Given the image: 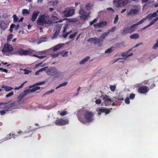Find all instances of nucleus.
<instances>
[{"label": "nucleus", "mask_w": 158, "mask_h": 158, "mask_svg": "<svg viewBox=\"0 0 158 158\" xmlns=\"http://www.w3.org/2000/svg\"><path fill=\"white\" fill-rule=\"evenodd\" d=\"M48 15H42L40 16L37 20V23L39 25H43L45 23H50V20Z\"/></svg>", "instance_id": "1"}, {"label": "nucleus", "mask_w": 158, "mask_h": 158, "mask_svg": "<svg viewBox=\"0 0 158 158\" xmlns=\"http://www.w3.org/2000/svg\"><path fill=\"white\" fill-rule=\"evenodd\" d=\"M18 52L21 56L29 55L32 56L34 52V51L30 48L28 50H25L22 48H19Z\"/></svg>", "instance_id": "2"}, {"label": "nucleus", "mask_w": 158, "mask_h": 158, "mask_svg": "<svg viewBox=\"0 0 158 158\" xmlns=\"http://www.w3.org/2000/svg\"><path fill=\"white\" fill-rule=\"evenodd\" d=\"M46 73L48 75L54 76L55 77H58L59 73L56 68L54 67H50L47 70Z\"/></svg>", "instance_id": "3"}, {"label": "nucleus", "mask_w": 158, "mask_h": 158, "mask_svg": "<svg viewBox=\"0 0 158 158\" xmlns=\"http://www.w3.org/2000/svg\"><path fill=\"white\" fill-rule=\"evenodd\" d=\"M85 119L88 122H91L93 120L94 114L92 112L86 111L84 114Z\"/></svg>", "instance_id": "4"}, {"label": "nucleus", "mask_w": 158, "mask_h": 158, "mask_svg": "<svg viewBox=\"0 0 158 158\" xmlns=\"http://www.w3.org/2000/svg\"><path fill=\"white\" fill-rule=\"evenodd\" d=\"M79 14L81 15L80 18L82 20H87V19L89 17V13H87L82 8H80Z\"/></svg>", "instance_id": "5"}, {"label": "nucleus", "mask_w": 158, "mask_h": 158, "mask_svg": "<svg viewBox=\"0 0 158 158\" xmlns=\"http://www.w3.org/2000/svg\"><path fill=\"white\" fill-rule=\"evenodd\" d=\"M136 29V27L134 24L131 27H125L123 29L122 34L123 35H126L128 33H131L133 32Z\"/></svg>", "instance_id": "6"}, {"label": "nucleus", "mask_w": 158, "mask_h": 158, "mask_svg": "<svg viewBox=\"0 0 158 158\" xmlns=\"http://www.w3.org/2000/svg\"><path fill=\"white\" fill-rule=\"evenodd\" d=\"M87 41L89 42H92L94 44H98V46L100 47L103 42L102 40H101L97 37L91 38L88 40Z\"/></svg>", "instance_id": "7"}, {"label": "nucleus", "mask_w": 158, "mask_h": 158, "mask_svg": "<svg viewBox=\"0 0 158 158\" xmlns=\"http://www.w3.org/2000/svg\"><path fill=\"white\" fill-rule=\"evenodd\" d=\"M54 123L57 126H61L69 124V121L63 119H59L55 121Z\"/></svg>", "instance_id": "8"}, {"label": "nucleus", "mask_w": 158, "mask_h": 158, "mask_svg": "<svg viewBox=\"0 0 158 158\" xmlns=\"http://www.w3.org/2000/svg\"><path fill=\"white\" fill-rule=\"evenodd\" d=\"M132 50V48H131L130 49H129L128 50H127L125 52H122L121 53V55L123 57H125V58H118V59H116L115 60L114 62H116L117 60L119 59H126L129 56H131L133 55V53H131L129 54H128L129 52L130 51H131Z\"/></svg>", "instance_id": "9"}, {"label": "nucleus", "mask_w": 158, "mask_h": 158, "mask_svg": "<svg viewBox=\"0 0 158 158\" xmlns=\"http://www.w3.org/2000/svg\"><path fill=\"white\" fill-rule=\"evenodd\" d=\"M12 51H13L12 47L8 44H6L3 47L2 51L4 53H10Z\"/></svg>", "instance_id": "10"}, {"label": "nucleus", "mask_w": 158, "mask_h": 158, "mask_svg": "<svg viewBox=\"0 0 158 158\" xmlns=\"http://www.w3.org/2000/svg\"><path fill=\"white\" fill-rule=\"evenodd\" d=\"M63 12L65 17H69L72 16L75 13V10L73 9L67 8Z\"/></svg>", "instance_id": "11"}, {"label": "nucleus", "mask_w": 158, "mask_h": 158, "mask_svg": "<svg viewBox=\"0 0 158 158\" xmlns=\"http://www.w3.org/2000/svg\"><path fill=\"white\" fill-rule=\"evenodd\" d=\"M149 90V87L146 85H143L139 88L138 92L140 94H144L148 93Z\"/></svg>", "instance_id": "12"}, {"label": "nucleus", "mask_w": 158, "mask_h": 158, "mask_svg": "<svg viewBox=\"0 0 158 158\" xmlns=\"http://www.w3.org/2000/svg\"><path fill=\"white\" fill-rule=\"evenodd\" d=\"M103 100L106 106H109L111 105L112 102H113L112 100L110 97L106 95H104L103 97Z\"/></svg>", "instance_id": "13"}, {"label": "nucleus", "mask_w": 158, "mask_h": 158, "mask_svg": "<svg viewBox=\"0 0 158 158\" xmlns=\"http://www.w3.org/2000/svg\"><path fill=\"white\" fill-rule=\"evenodd\" d=\"M134 7V9H130L129 11L127 14V15H135L139 13V11L138 7L135 6Z\"/></svg>", "instance_id": "14"}, {"label": "nucleus", "mask_w": 158, "mask_h": 158, "mask_svg": "<svg viewBox=\"0 0 158 158\" xmlns=\"http://www.w3.org/2000/svg\"><path fill=\"white\" fill-rule=\"evenodd\" d=\"M119 6H125L128 2V0H115Z\"/></svg>", "instance_id": "15"}, {"label": "nucleus", "mask_w": 158, "mask_h": 158, "mask_svg": "<svg viewBox=\"0 0 158 158\" xmlns=\"http://www.w3.org/2000/svg\"><path fill=\"white\" fill-rule=\"evenodd\" d=\"M40 13L39 11L37 10H36L33 12L31 19L32 21L34 22L35 21Z\"/></svg>", "instance_id": "16"}, {"label": "nucleus", "mask_w": 158, "mask_h": 158, "mask_svg": "<svg viewBox=\"0 0 158 158\" xmlns=\"http://www.w3.org/2000/svg\"><path fill=\"white\" fill-rule=\"evenodd\" d=\"M112 108H110V109H106L102 108H99L98 109V111L99 112H102V113H105L106 114H108L110 113V110H112Z\"/></svg>", "instance_id": "17"}, {"label": "nucleus", "mask_w": 158, "mask_h": 158, "mask_svg": "<svg viewBox=\"0 0 158 158\" xmlns=\"http://www.w3.org/2000/svg\"><path fill=\"white\" fill-rule=\"evenodd\" d=\"M14 106V103L13 102L10 103L7 105L5 106L4 108V109H6V111H8L9 110H10V109H12L13 106Z\"/></svg>", "instance_id": "18"}, {"label": "nucleus", "mask_w": 158, "mask_h": 158, "mask_svg": "<svg viewBox=\"0 0 158 158\" xmlns=\"http://www.w3.org/2000/svg\"><path fill=\"white\" fill-rule=\"evenodd\" d=\"M158 20V17H157L156 18L152 20L149 24H148L146 26L144 27L143 28V29H145L149 27L152 25L154 24V23H155V22H156Z\"/></svg>", "instance_id": "19"}, {"label": "nucleus", "mask_w": 158, "mask_h": 158, "mask_svg": "<svg viewBox=\"0 0 158 158\" xmlns=\"http://www.w3.org/2000/svg\"><path fill=\"white\" fill-rule=\"evenodd\" d=\"M24 97V96L22 94H21L18 97V102L19 104H21L23 103V99Z\"/></svg>", "instance_id": "20"}, {"label": "nucleus", "mask_w": 158, "mask_h": 158, "mask_svg": "<svg viewBox=\"0 0 158 158\" xmlns=\"http://www.w3.org/2000/svg\"><path fill=\"white\" fill-rule=\"evenodd\" d=\"M77 118L78 120L82 123H86V121L85 120V118H84L83 115H77Z\"/></svg>", "instance_id": "21"}, {"label": "nucleus", "mask_w": 158, "mask_h": 158, "mask_svg": "<svg viewBox=\"0 0 158 158\" xmlns=\"http://www.w3.org/2000/svg\"><path fill=\"white\" fill-rule=\"evenodd\" d=\"M1 88L4 89L6 91L9 92L12 90L13 88L9 86H5L3 85L1 86Z\"/></svg>", "instance_id": "22"}, {"label": "nucleus", "mask_w": 158, "mask_h": 158, "mask_svg": "<svg viewBox=\"0 0 158 158\" xmlns=\"http://www.w3.org/2000/svg\"><path fill=\"white\" fill-rule=\"evenodd\" d=\"M7 25L4 22H1L0 23V28L5 30L7 27Z\"/></svg>", "instance_id": "23"}, {"label": "nucleus", "mask_w": 158, "mask_h": 158, "mask_svg": "<svg viewBox=\"0 0 158 158\" xmlns=\"http://www.w3.org/2000/svg\"><path fill=\"white\" fill-rule=\"evenodd\" d=\"M90 58V57L89 56H87L86 58H84L83 59L81 60L79 62V64H83L85 62L87 61L88 60H89Z\"/></svg>", "instance_id": "24"}, {"label": "nucleus", "mask_w": 158, "mask_h": 158, "mask_svg": "<svg viewBox=\"0 0 158 158\" xmlns=\"http://www.w3.org/2000/svg\"><path fill=\"white\" fill-rule=\"evenodd\" d=\"M31 92H32L31 89H29L24 90L21 94L25 97L27 94Z\"/></svg>", "instance_id": "25"}, {"label": "nucleus", "mask_w": 158, "mask_h": 158, "mask_svg": "<svg viewBox=\"0 0 158 158\" xmlns=\"http://www.w3.org/2000/svg\"><path fill=\"white\" fill-rule=\"evenodd\" d=\"M139 37L138 34H134L131 35L130 37L131 39H135L139 38Z\"/></svg>", "instance_id": "26"}, {"label": "nucleus", "mask_w": 158, "mask_h": 158, "mask_svg": "<svg viewBox=\"0 0 158 158\" xmlns=\"http://www.w3.org/2000/svg\"><path fill=\"white\" fill-rule=\"evenodd\" d=\"M108 32H109L107 31L106 32L102 34L100 36V38L102 39H104L109 34Z\"/></svg>", "instance_id": "27"}, {"label": "nucleus", "mask_w": 158, "mask_h": 158, "mask_svg": "<svg viewBox=\"0 0 158 158\" xmlns=\"http://www.w3.org/2000/svg\"><path fill=\"white\" fill-rule=\"evenodd\" d=\"M22 13L24 15H27L29 14L30 12L29 10H28L27 9H24L22 10Z\"/></svg>", "instance_id": "28"}, {"label": "nucleus", "mask_w": 158, "mask_h": 158, "mask_svg": "<svg viewBox=\"0 0 158 158\" xmlns=\"http://www.w3.org/2000/svg\"><path fill=\"white\" fill-rule=\"evenodd\" d=\"M15 135L14 134H9V135L8 136V137L7 138L6 137L4 138V140L3 141L7 140L8 139H10L11 138H14V136Z\"/></svg>", "instance_id": "29"}, {"label": "nucleus", "mask_w": 158, "mask_h": 158, "mask_svg": "<svg viewBox=\"0 0 158 158\" xmlns=\"http://www.w3.org/2000/svg\"><path fill=\"white\" fill-rule=\"evenodd\" d=\"M62 47V45L60 44H58V45L54 46L53 48V50L54 51H56Z\"/></svg>", "instance_id": "30"}, {"label": "nucleus", "mask_w": 158, "mask_h": 158, "mask_svg": "<svg viewBox=\"0 0 158 158\" xmlns=\"http://www.w3.org/2000/svg\"><path fill=\"white\" fill-rule=\"evenodd\" d=\"M68 83V82H63V83L59 85L58 86H57L56 88V89H57L60 87H61L63 86H64L66 85H67Z\"/></svg>", "instance_id": "31"}, {"label": "nucleus", "mask_w": 158, "mask_h": 158, "mask_svg": "<svg viewBox=\"0 0 158 158\" xmlns=\"http://www.w3.org/2000/svg\"><path fill=\"white\" fill-rule=\"evenodd\" d=\"M92 7V5L90 3H87L86 4L85 8L87 10H90Z\"/></svg>", "instance_id": "32"}, {"label": "nucleus", "mask_w": 158, "mask_h": 158, "mask_svg": "<svg viewBox=\"0 0 158 158\" xmlns=\"http://www.w3.org/2000/svg\"><path fill=\"white\" fill-rule=\"evenodd\" d=\"M13 21L15 22H18L19 19L16 15H14L13 16Z\"/></svg>", "instance_id": "33"}, {"label": "nucleus", "mask_w": 158, "mask_h": 158, "mask_svg": "<svg viewBox=\"0 0 158 158\" xmlns=\"http://www.w3.org/2000/svg\"><path fill=\"white\" fill-rule=\"evenodd\" d=\"M40 87L39 86H34L33 87L32 89H31L32 92L35 91L39 90L40 89Z\"/></svg>", "instance_id": "34"}, {"label": "nucleus", "mask_w": 158, "mask_h": 158, "mask_svg": "<svg viewBox=\"0 0 158 158\" xmlns=\"http://www.w3.org/2000/svg\"><path fill=\"white\" fill-rule=\"evenodd\" d=\"M145 18H143L141 20H140L137 23H136L134 24V25H135V27L136 26L141 24L142 23H143L145 20Z\"/></svg>", "instance_id": "35"}, {"label": "nucleus", "mask_w": 158, "mask_h": 158, "mask_svg": "<svg viewBox=\"0 0 158 158\" xmlns=\"http://www.w3.org/2000/svg\"><path fill=\"white\" fill-rule=\"evenodd\" d=\"M54 90L53 89H51L50 90L44 93L43 95L44 96L47 94H52L54 92Z\"/></svg>", "instance_id": "36"}, {"label": "nucleus", "mask_w": 158, "mask_h": 158, "mask_svg": "<svg viewBox=\"0 0 158 158\" xmlns=\"http://www.w3.org/2000/svg\"><path fill=\"white\" fill-rule=\"evenodd\" d=\"M100 23L101 26V27L106 26L107 24V22L105 21H102L100 22Z\"/></svg>", "instance_id": "37"}, {"label": "nucleus", "mask_w": 158, "mask_h": 158, "mask_svg": "<svg viewBox=\"0 0 158 158\" xmlns=\"http://www.w3.org/2000/svg\"><path fill=\"white\" fill-rule=\"evenodd\" d=\"M152 15L151 14L148 15L145 18V20L148 19L149 20H150L152 19Z\"/></svg>", "instance_id": "38"}, {"label": "nucleus", "mask_w": 158, "mask_h": 158, "mask_svg": "<svg viewBox=\"0 0 158 158\" xmlns=\"http://www.w3.org/2000/svg\"><path fill=\"white\" fill-rule=\"evenodd\" d=\"M110 90L114 92V91L115 90L116 86V85H111L110 86Z\"/></svg>", "instance_id": "39"}, {"label": "nucleus", "mask_w": 158, "mask_h": 158, "mask_svg": "<svg viewBox=\"0 0 158 158\" xmlns=\"http://www.w3.org/2000/svg\"><path fill=\"white\" fill-rule=\"evenodd\" d=\"M116 29V27H112L110 29L108 30L107 31V32H109V34L110 33V32H114Z\"/></svg>", "instance_id": "40"}, {"label": "nucleus", "mask_w": 158, "mask_h": 158, "mask_svg": "<svg viewBox=\"0 0 158 158\" xmlns=\"http://www.w3.org/2000/svg\"><path fill=\"white\" fill-rule=\"evenodd\" d=\"M94 26L95 28H100L101 27V26L100 24V23H96L94 25Z\"/></svg>", "instance_id": "41"}, {"label": "nucleus", "mask_w": 158, "mask_h": 158, "mask_svg": "<svg viewBox=\"0 0 158 158\" xmlns=\"http://www.w3.org/2000/svg\"><path fill=\"white\" fill-rule=\"evenodd\" d=\"M13 35L10 34L9 35L7 36V40L8 42H9L11 40V39L13 38Z\"/></svg>", "instance_id": "42"}, {"label": "nucleus", "mask_w": 158, "mask_h": 158, "mask_svg": "<svg viewBox=\"0 0 158 158\" xmlns=\"http://www.w3.org/2000/svg\"><path fill=\"white\" fill-rule=\"evenodd\" d=\"M72 32V31H69L68 32H67V33L65 32L64 33H63V36L64 38H66L68 35L70 33H71Z\"/></svg>", "instance_id": "43"}, {"label": "nucleus", "mask_w": 158, "mask_h": 158, "mask_svg": "<svg viewBox=\"0 0 158 158\" xmlns=\"http://www.w3.org/2000/svg\"><path fill=\"white\" fill-rule=\"evenodd\" d=\"M14 94V92L11 91L6 95V97L7 98L10 97Z\"/></svg>", "instance_id": "44"}, {"label": "nucleus", "mask_w": 158, "mask_h": 158, "mask_svg": "<svg viewBox=\"0 0 158 158\" xmlns=\"http://www.w3.org/2000/svg\"><path fill=\"white\" fill-rule=\"evenodd\" d=\"M77 33V32H76L73 33V34H70L69 37V38L70 39L74 38L76 36Z\"/></svg>", "instance_id": "45"}, {"label": "nucleus", "mask_w": 158, "mask_h": 158, "mask_svg": "<svg viewBox=\"0 0 158 158\" xmlns=\"http://www.w3.org/2000/svg\"><path fill=\"white\" fill-rule=\"evenodd\" d=\"M59 34V31H56L53 34V38H56Z\"/></svg>", "instance_id": "46"}, {"label": "nucleus", "mask_w": 158, "mask_h": 158, "mask_svg": "<svg viewBox=\"0 0 158 158\" xmlns=\"http://www.w3.org/2000/svg\"><path fill=\"white\" fill-rule=\"evenodd\" d=\"M69 26V25L67 24H66L64 25V26L63 27V33L65 32L66 31V29Z\"/></svg>", "instance_id": "47"}, {"label": "nucleus", "mask_w": 158, "mask_h": 158, "mask_svg": "<svg viewBox=\"0 0 158 158\" xmlns=\"http://www.w3.org/2000/svg\"><path fill=\"white\" fill-rule=\"evenodd\" d=\"M118 15H117L114 19V23L115 24H116L117 23V22L118 21Z\"/></svg>", "instance_id": "48"}, {"label": "nucleus", "mask_w": 158, "mask_h": 158, "mask_svg": "<svg viewBox=\"0 0 158 158\" xmlns=\"http://www.w3.org/2000/svg\"><path fill=\"white\" fill-rule=\"evenodd\" d=\"M98 21V19L97 18L95 19L94 20L90 22V25H91L94 23L97 22Z\"/></svg>", "instance_id": "49"}, {"label": "nucleus", "mask_w": 158, "mask_h": 158, "mask_svg": "<svg viewBox=\"0 0 158 158\" xmlns=\"http://www.w3.org/2000/svg\"><path fill=\"white\" fill-rule=\"evenodd\" d=\"M68 52H64V51L60 53L63 56H66L67 55Z\"/></svg>", "instance_id": "50"}, {"label": "nucleus", "mask_w": 158, "mask_h": 158, "mask_svg": "<svg viewBox=\"0 0 158 158\" xmlns=\"http://www.w3.org/2000/svg\"><path fill=\"white\" fill-rule=\"evenodd\" d=\"M157 48H158V40L156 41V43L153 47V48L155 49H156Z\"/></svg>", "instance_id": "51"}, {"label": "nucleus", "mask_w": 158, "mask_h": 158, "mask_svg": "<svg viewBox=\"0 0 158 158\" xmlns=\"http://www.w3.org/2000/svg\"><path fill=\"white\" fill-rule=\"evenodd\" d=\"M125 103L127 104H129L130 103L129 98L127 97L126 98L125 100Z\"/></svg>", "instance_id": "52"}, {"label": "nucleus", "mask_w": 158, "mask_h": 158, "mask_svg": "<svg viewBox=\"0 0 158 158\" xmlns=\"http://www.w3.org/2000/svg\"><path fill=\"white\" fill-rule=\"evenodd\" d=\"M45 83V81L40 82L36 83L35 84V85H41L44 84Z\"/></svg>", "instance_id": "53"}, {"label": "nucleus", "mask_w": 158, "mask_h": 158, "mask_svg": "<svg viewBox=\"0 0 158 158\" xmlns=\"http://www.w3.org/2000/svg\"><path fill=\"white\" fill-rule=\"evenodd\" d=\"M60 54V53H55L54 54H53L52 55V58H55L57 57H58L59 56V55Z\"/></svg>", "instance_id": "54"}, {"label": "nucleus", "mask_w": 158, "mask_h": 158, "mask_svg": "<svg viewBox=\"0 0 158 158\" xmlns=\"http://www.w3.org/2000/svg\"><path fill=\"white\" fill-rule=\"evenodd\" d=\"M52 19L55 21H57L58 20V18L57 17L52 15Z\"/></svg>", "instance_id": "55"}, {"label": "nucleus", "mask_w": 158, "mask_h": 158, "mask_svg": "<svg viewBox=\"0 0 158 158\" xmlns=\"http://www.w3.org/2000/svg\"><path fill=\"white\" fill-rule=\"evenodd\" d=\"M135 95L134 94H130L129 98L131 99H133L135 97Z\"/></svg>", "instance_id": "56"}, {"label": "nucleus", "mask_w": 158, "mask_h": 158, "mask_svg": "<svg viewBox=\"0 0 158 158\" xmlns=\"http://www.w3.org/2000/svg\"><path fill=\"white\" fill-rule=\"evenodd\" d=\"M0 71L6 73L8 72V70L6 69H3V68H0Z\"/></svg>", "instance_id": "57"}, {"label": "nucleus", "mask_w": 158, "mask_h": 158, "mask_svg": "<svg viewBox=\"0 0 158 158\" xmlns=\"http://www.w3.org/2000/svg\"><path fill=\"white\" fill-rule=\"evenodd\" d=\"M33 55L34 56L38 58H40V59L43 58H44L45 57V56H39L37 55H35V54H34V55L33 54Z\"/></svg>", "instance_id": "58"}, {"label": "nucleus", "mask_w": 158, "mask_h": 158, "mask_svg": "<svg viewBox=\"0 0 158 158\" xmlns=\"http://www.w3.org/2000/svg\"><path fill=\"white\" fill-rule=\"evenodd\" d=\"M67 111H62L60 113V115L61 116H64L66 115L67 114Z\"/></svg>", "instance_id": "59"}, {"label": "nucleus", "mask_w": 158, "mask_h": 158, "mask_svg": "<svg viewBox=\"0 0 158 158\" xmlns=\"http://www.w3.org/2000/svg\"><path fill=\"white\" fill-rule=\"evenodd\" d=\"M23 70L25 72L24 73L25 74H28L30 72V70H27L26 69H23Z\"/></svg>", "instance_id": "60"}, {"label": "nucleus", "mask_w": 158, "mask_h": 158, "mask_svg": "<svg viewBox=\"0 0 158 158\" xmlns=\"http://www.w3.org/2000/svg\"><path fill=\"white\" fill-rule=\"evenodd\" d=\"M112 49L111 48H109L107 50H106L105 51V53H110L112 51Z\"/></svg>", "instance_id": "61"}, {"label": "nucleus", "mask_w": 158, "mask_h": 158, "mask_svg": "<svg viewBox=\"0 0 158 158\" xmlns=\"http://www.w3.org/2000/svg\"><path fill=\"white\" fill-rule=\"evenodd\" d=\"M95 102L97 104H100L101 103V100L100 99H98L95 100Z\"/></svg>", "instance_id": "62"}, {"label": "nucleus", "mask_w": 158, "mask_h": 158, "mask_svg": "<svg viewBox=\"0 0 158 158\" xmlns=\"http://www.w3.org/2000/svg\"><path fill=\"white\" fill-rule=\"evenodd\" d=\"M112 100V101H113H113H115V102H117V101L119 100V98L116 97H114L113 98Z\"/></svg>", "instance_id": "63"}, {"label": "nucleus", "mask_w": 158, "mask_h": 158, "mask_svg": "<svg viewBox=\"0 0 158 158\" xmlns=\"http://www.w3.org/2000/svg\"><path fill=\"white\" fill-rule=\"evenodd\" d=\"M152 14V17L153 18V17H156L158 16V15L156 12H154V13H153L152 14Z\"/></svg>", "instance_id": "64"}]
</instances>
